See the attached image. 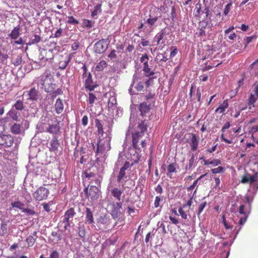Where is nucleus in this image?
<instances>
[{
	"instance_id": "obj_1",
	"label": "nucleus",
	"mask_w": 258,
	"mask_h": 258,
	"mask_svg": "<svg viewBox=\"0 0 258 258\" xmlns=\"http://www.w3.org/2000/svg\"><path fill=\"white\" fill-rule=\"evenodd\" d=\"M110 141L111 137L109 136L106 135L103 138H101V137L99 136L95 151L96 156H105V154L111 149Z\"/></svg>"
},
{
	"instance_id": "obj_2",
	"label": "nucleus",
	"mask_w": 258,
	"mask_h": 258,
	"mask_svg": "<svg viewBox=\"0 0 258 258\" xmlns=\"http://www.w3.org/2000/svg\"><path fill=\"white\" fill-rule=\"evenodd\" d=\"M122 203L120 202H114L108 200L107 208L112 217L117 219L120 215V210L122 209Z\"/></svg>"
},
{
	"instance_id": "obj_3",
	"label": "nucleus",
	"mask_w": 258,
	"mask_h": 258,
	"mask_svg": "<svg viewBox=\"0 0 258 258\" xmlns=\"http://www.w3.org/2000/svg\"><path fill=\"white\" fill-rule=\"evenodd\" d=\"M148 121L146 120H142L138 125V131L132 134L134 146L138 147L136 144V140H137L139 137H143L145 133L147 132V127L149 125Z\"/></svg>"
},
{
	"instance_id": "obj_4",
	"label": "nucleus",
	"mask_w": 258,
	"mask_h": 258,
	"mask_svg": "<svg viewBox=\"0 0 258 258\" xmlns=\"http://www.w3.org/2000/svg\"><path fill=\"white\" fill-rule=\"evenodd\" d=\"M131 167L129 161H125L123 166L120 168L118 174L117 176V181L118 183L126 182L130 177V173L128 169Z\"/></svg>"
},
{
	"instance_id": "obj_5",
	"label": "nucleus",
	"mask_w": 258,
	"mask_h": 258,
	"mask_svg": "<svg viewBox=\"0 0 258 258\" xmlns=\"http://www.w3.org/2000/svg\"><path fill=\"white\" fill-rule=\"evenodd\" d=\"M84 189L85 195L89 200L93 202L99 198V189L94 184L90 185Z\"/></svg>"
},
{
	"instance_id": "obj_6",
	"label": "nucleus",
	"mask_w": 258,
	"mask_h": 258,
	"mask_svg": "<svg viewBox=\"0 0 258 258\" xmlns=\"http://www.w3.org/2000/svg\"><path fill=\"white\" fill-rule=\"evenodd\" d=\"M49 194V191L48 188L43 186H41L38 188L33 194V197L38 201L46 199Z\"/></svg>"
},
{
	"instance_id": "obj_7",
	"label": "nucleus",
	"mask_w": 258,
	"mask_h": 258,
	"mask_svg": "<svg viewBox=\"0 0 258 258\" xmlns=\"http://www.w3.org/2000/svg\"><path fill=\"white\" fill-rule=\"evenodd\" d=\"M14 137L11 135L0 134V146L3 148L11 147L14 144Z\"/></svg>"
},
{
	"instance_id": "obj_8",
	"label": "nucleus",
	"mask_w": 258,
	"mask_h": 258,
	"mask_svg": "<svg viewBox=\"0 0 258 258\" xmlns=\"http://www.w3.org/2000/svg\"><path fill=\"white\" fill-rule=\"evenodd\" d=\"M52 81H54L53 78L51 75L50 72L46 71L40 76L38 83L42 86V88H44Z\"/></svg>"
},
{
	"instance_id": "obj_9",
	"label": "nucleus",
	"mask_w": 258,
	"mask_h": 258,
	"mask_svg": "<svg viewBox=\"0 0 258 258\" xmlns=\"http://www.w3.org/2000/svg\"><path fill=\"white\" fill-rule=\"evenodd\" d=\"M109 41L108 39H102L97 41L94 45V50L97 53L104 52L108 48Z\"/></svg>"
},
{
	"instance_id": "obj_10",
	"label": "nucleus",
	"mask_w": 258,
	"mask_h": 258,
	"mask_svg": "<svg viewBox=\"0 0 258 258\" xmlns=\"http://www.w3.org/2000/svg\"><path fill=\"white\" fill-rule=\"evenodd\" d=\"M27 120L22 119L19 122L12 123L10 126L11 132L14 135H20L22 133L24 128L23 127L24 122H27Z\"/></svg>"
},
{
	"instance_id": "obj_11",
	"label": "nucleus",
	"mask_w": 258,
	"mask_h": 258,
	"mask_svg": "<svg viewBox=\"0 0 258 258\" xmlns=\"http://www.w3.org/2000/svg\"><path fill=\"white\" fill-rule=\"evenodd\" d=\"M84 79H85L84 86L86 90L92 91L98 86L97 84L93 82L92 76L90 72L88 73V75Z\"/></svg>"
},
{
	"instance_id": "obj_12",
	"label": "nucleus",
	"mask_w": 258,
	"mask_h": 258,
	"mask_svg": "<svg viewBox=\"0 0 258 258\" xmlns=\"http://www.w3.org/2000/svg\"><path fill=\"white\" fill-rule=\"evenodd\" d=\"M199 32L198 34L199 36H205L206 35L205 29L208 27L210 29L214 26V24L209 21L202 20L200 21L199 24Z\"/></svg>"
},
{
	"instance_id": "obj_13",
	"label": "nucleus",
	"mask_w": 258,
	"mask_h": 258,
	"mask_svg": "<svg viewBox=\"0 0 258 258\" xmlns=\"http://www.w3.org/2000/svg\"><path fill=\"white\" fill-rule=\"evenodd\" d=\"M76 213L74 208H71L68 209L64 213L63 216L64 218L62 220L63 223H66L67 224L64 226L65 228H67V226L70 225V222L73 221V218Z\"/></svg>"
},
{
	"instance_id": "obj_14",
	"label": "nucleus",
	"mask_w": 258,
	"mask_h": 258,
	"mask_svg": "<svg viewBox=\"0 0 258 258\" xmlns=\"http://www.w3.org/2000/svg\"><path fill=\"white\" fill-rule=\"evenodd\" d=\"M28 95L29 96L28 99L31 101H36L39 97V93L38 89L32 88L29 91L24 92L23 95Z\"/></svg>"
},
{
	"instance_id": "obj_15",
	"label": "nucleus",
	"mask_w": 258,
	"mask_h": 258,
	"mask_svg": "<svg viewBox=\"0 0 258 258\" xmlns=\"http://www.w3.org/2000/svg\"><path fill=\"white\" fill-rule=\"evenodd\" d=\"M257 179V174L256 173L253 175H251L248 173L244 174L241 179V182L242 183H252L255 181Z\"/></svg>"
},
{
	"instance_id": "obj_16",
	"label": "nucleus",
	"mask_w": 258,
	"mask_h": 258,
	"mask_svg": "<svg viewBox=\"0 0 258 258\" xmlns=\"http://www.w3.org/2000/svg\"><path fill=\"white\" fill-rule=\"evenodd\" d=\"M159 19V17L155 16L153 17L150 14L149 18L146 21V24L151 30L154 29L156 27V23Z\"/></svg>"
},
{
	"instance_id": "obj_17",
	"label": "nucleus",
	"mask_w": 258,
	"mask_h": 258,
	"mask_svg": "<svg viewBox=\"0 0 258 258\" xmlns=\"http://www.w3.org/2000/svg\"><path fill=\"white\" fill-rule=\"evenodd\" d=\"M64 107L63 100L60 98L57 99L54 106V110L56 113L58 114L62 113L64 110Z\"/></svg>"
},
{
	"instance_id": "obj_18",
	"label": "nucleus",
	"mask_w": 258,
	"mask_h": 258,
	"mask_svg": "<svg viewBox=\"0 0 258 258\" xmlns=\"http://www.w3.org/2000/svg\"><path fill=\"white\" fill-rule=\"evenodd\" d=\"M46 131L52 134H57L60 131L59 121L54 124H49Z\"/></svg>"
},
{
	"instance_id": "obj_19",
	"label": "nucleus",
	"mask_w": 258,
	"mask_h": 258,
	"mask_svg": "<svg viewBox=\"0 0 258 258\" xmlns=\"http://www.w3.org/2000/svg\"><path fill=\"white\" fill-rule=\"evenodd\" d=\"M84 174L86 178H88V179L91 180L89 182L90 185L94 184V183L96 185H98L99 184V181L97 179L95 174H94V173H88L87 172H85L84 173Z\"/></svg>"
},
{
	"instance_id": "obj_20",
	"label": "nucleus",
	"mask_w": 258,
	"mask_h": 258,
	"mask_svg": "<svg viewBox=\"0 0 258 258\" xmlns=\"http://www.w3.org/2000/svg\"><path fill=\"white\" fill-rule=\"evenodd\" d=\"M59 147V143L58 140L55 138H53L50 142V147H49L50 152H56L58 151Z\"/></svg>"
},
{
	"instance_id": "obj_21",
	"label": "nucleus",
	"mask_w": 258,
	"mask_h": 258,
	"mask_svg": "<svg viewBox=\"0 0 258 258\" xmlns=\"http://www.w3.org/2000/svg\"><path fill=\"white\" fill-rule=\"evenodd\" d=\"M141 158V155L136 151L134 154L132 155L131 158L129 159L130 161H128L130 162V164L131 165V167L134 165L138 163Z\"/></svg>"
},
{
	"instance_id": "obj_22",
	"label": "nucleus",
	"mask_w": 258,
	"mask_h": 258,
	"mask_svg": "<svg viewBox=\"0 0 258 258\" xmlns=\"http://www.w3.org/2000/svg\"><path fill=\"white\" fill-rule=\"evenodd\" d=\"M122 192L123 191L121 189L117 187H114L110 191L111 196L119 202H120L121 200V196L122 194Z\"/></svg>"
},
{
	"instance_id": "obj_23",
	"label": "nucleus",
	"mask_w": 258,
	"mask_h": 258,
	"mask_svg": "<svg viewBox=\"0 0 258 258\" xmlns=\"http://www.w3.org/2000/svg\"><path fill=\"white\" fill-rule=\"evenodd\" d=\"M191 138L190 141L191 149L193 151H196L198 147L199 142L197 136L194 134H191Z\"/></svg>"
},
{
	"instance_id": "obj_24",
	"label": "nucleus",
	"mask_w": 258,
	"mask_h": 258,
	"mask_svg": "<svg viewBox=\"0 0 258 258\" xmlns=\"http://www.w3.org/2000/svg\"><path fill=\"white\" fill-rule=\"evenodd\" d=\"M86 223L91 224L94 223V218L92 211L89 208L86 209Z\"/></svg>"
},
{
	"instance_id": "obj_25",
	"label": "nucleus",
	"mask_w": 258,
	"mask_h": 258,
	"mask_svg": "<svg viewBox=\"0 0 258 258\" xmlns=\"http://www.w3.org/2000/svg\"><path fill=\"white\" fill-rule=\"evenodd\" d=\"M74 53H71L69 54L67 59L63 61H60L59 63V68L61 70L65 69L68 66L70 61H71L73 57L74 56Z\"/></svg>"
},
{
	"instance_id": "obj_26",
	"label": "nucleus",
	"mask_w": 258,
	"mask_h": 258,
	"mask_svg": "<svg viewBox=\"0 0 258 258\" xmlns=\"http://www.w3.org/2000/svg\"><path fill=\"white\" fill-rule=\"evenodd\" d=\"M142 137H139L137 140H136L137 141V146L138 147H136L134 146V140L133 137H132V142H133V147L137 149V150H141V149L144 148L146 146V142L145 140H141Z\"/></svg>"
},
{
	"instance_id": "obj_27",
	"label": "nucleus",
	"mask_w": 258,
	"mask_h": 258,
	"mask_svg": "<svg viewBox=\"0 0 258 258\" xmlns=\"http://www.w3.org/2000/svg\"><path fill=\"white\" fill-rule=\"evenodd\" d=\"M150 110V105L147 103L144 102L140 104L139 110L141 112V115L144 116L146 113Z\"/></svg>"
},
{
	"instance_id": "obj_28",
	"label": "nucleus",
	"mask_w": 258,
	"mask_h": 258,
	"mask_svg": "<svg viewBox=\"0 0 258 258\" xmlns=\"http://www.w3.org/2000/svg\"><path fill=\"white\" fill-rule=\"evenodd\" d=\"M215 50H214L213 48L208 47V49L206 50L205 52L204 53V58H203V59H212L213 58L215 57Z\"/></svg>"
},
{
	"instance_id": "obj_29",
	"label": "nucleus",
	"mask_w": 258,
	"mask_h": 258,
	"mask_svg": "<svg viewBox=\"0 0 258 258\" xmlns=\"http://www.w3.org/2000/svg\"><path fill=\"white\" fill-rule=\"evenodd\" d=\"M20 35V28L19 26L15 27L9 34V36L13 39L16 40Z\"/></svg>"
},
{
	"instance_id": "obj_30",
	"label": "nucleus",
	"mask_w": 258,
	"mask_h": 258,
	"mask_svg": "<svg viewBox=\"0 0 258 258\" xmlns=\"http://www.w3.org/2000/svg\"><path fill=\"white\" fill-rule=\"evenodd\" d=\"M95 127L97 128V132L99 136L102 137L104 134V130L103 127V124L101 121L96 118L95 119Z\"/></svg>"
},
{
	"instance_id": "obj_31",
	"label": "nucleus",
	"mask_w": 258,
	"mask_h": 258,
	"mask_svg": "<svg viewBox=\"0 0 258 258\" xmlns=\"http://www.w3.org/2000/svg\"><path fill=\"white\" fill-rule=\"evenodd\" d=\"M107 62L105 60H102L96 63L95 70L97 72L103 71L107 67Z\"/></svg>"
},
{
	"instance_id": "obj_32",
	"label": "nucleus",
	"mask_w": 258,
	"mask_h": 258,
	"mask_svg": "<svg viewBox=\"0 0 258 258\" xmlns=\"http://www.w3.org/2000/svg\"><path fill=\"white\" fill-rule=\"evenodd\" d=\"M52 53V51L51 50H47V49H42L40 51V59H45V60L47 61L49 59H51V57L49 56H47V54H51Z\"/></svg>"
},
{
	"instance_id": "obj_33",
	"label": "nucleus",
	"mask_w": 258,
	"mask_h": 258,
	"mask_svg": "<svg viewBox=\"0 0 258 258\" xmlns=\"http://www.w3.org/2000/svg\"><path fill=\"white\" fill-rule=\"evenodd\" d=\"M143 71L147 77H150L154 75V72L151 71V69L149 67L148 62H147L144 64Z\"/></svg>"
},
{
	"instance_id": "obj_34",
	"label": "nucleus",
	"mask_w": 258,
	"mask_h": 258,
	"mask_svg": "<svg viewBox=\"0 0 258 258\" xmlns=\"http://www.w3.org/2000/svg\"><path fill=\"white\" fill-rule=\"evenodd\" d=\"M56 88V84L54 83V81H52L50 83L48 84L43 89L46 92H54Z\"/></svg>"
},
{
	"instance_id": "obj_35",
	"label": "nucleus",
	"mask_w": 258,
	"mask_h": 258,
	"mask_svg": "<svg viewBox=\"0 0 258 258\" xmlns=\"http://www.w3.org/2000/svg\"><path fill=\"white\" fill-rule=\"evenodd\" d=\"M203 13L205 14L206 19L207 20L210 21L212 22L211 16H212V12L211 11L210 8L209 6H206L203 11Z\"/></svg>"
},
{
	"instance_id": "obj_36",
	"label": "nucleus",
	"mask_w": 258,
	"mask_h": 258,
	"mask_svg": "<svg viewBox=\"0 0 258 258\" xmlns=\"http://www.w3.org/2000/svg\"><path fill=\"white\" fill-rule=\"evenodd\" d=\"M117 101L114 96H111L109 97L108 101V107L109 108L113 109L115 104H116Z\"/></svg>"
},
{
	"instance_id": "obj_37",
	"label": "nucleus",
	"mask_w": 258,
	"mask_h": 258,
	"mask_svg": "<svg viewBox=\"0 0 258 258\" xmlns=\"http://www.w3.org/2000/svg\"><path fill=\"white\" fill-rule=\"evenodd\" d=\"M176 163H171L168 165L167 166V171L168 173L167 175L168 177H171V175H170L171 173H173L176 171Z\"/></svg>"
},
{
	"instance_id": "obj_38",
	"label": "nucleus",
	"mask_w": 258,
	"mask_h": 258,
	"mask_svg": "<svg viewBox=\"0 0 258 258\" xmlns=\"http://www.w3.org/2000/svg\"><path fill=\"white\" fill-rule=\"evenodd\" d=\"M256 101V98H255L254 95L251 94L248 98V108L249 109H252L254 107V103Z\"/></svg>"
},
{
	"instance_id": "obj_39",
	"label": "nucleus",
	"mask_w": 258,
	"mask_h": 258,
	"mask_svg": "<svg viewBox=\"0 0 258 258\" xmlns=\"http://www.w3.org/2000/svg\"><path fill=\"white\" fill-rule=\"evenodd\" d=\"M166 34V32L165 28L162 29L160 33L157 34V35L156 36V38H157V44H159L160 43L161 40L163 39V38H164V36Z\"/></svg>"
},
{
	"instance_id": "obj_40",
	"label": "nucleus",
	"mask_w": 258,
	"mask_h": 258,
	"mask_svg": "<svg viewBox=\"0 0 258 258\" xmlns=\"http://www.w3.org/2000/svg\"><path fill=\"white\" fill-rule=\"evenodd\" d=\"M213 21L214 22L212 24H214V25H219V24L222 21V19L221 18V13H218L215 15V16L213 19H212V21Z\"/></svg>"
},
{
	"instance_id": "obj_41",
	"label": "nucleus",
	"mask_w": 258,
	"mask_h": 258,
	"mask_svg": "<svg viewBox=\"0 0 258 258\" xmlns=\"http://www.w3.org/2000/svg\"><path fill=\"white\" fill-rule=\"evenodd\" d=\"M239 212L240 214H242L244 216H248L250 213V209H246L245 205H241L239 208Z\"/></svg>"
},
{
	"instance_id": "obj_42",
	"label": "nucleus",
	"mask_w": 258,
	"mask_h": 258,
	"mask_svg": "<svg viewBox=\"0 0 258 258\" xmlns=\"http://www.w3.org/2000/svg\"><path fill=\"white\" fill-rule=\"evenodd\" d=\"M8 115L10 117H11L13 120L14 121H18V115L17 114V112L15 111L14 109H11L8 113Z\"/></svg>"
},
{
	"instance_id": "obj_43",
	"label": "nucleus",
	"mask_w": 258,
	"mask_h": 258,
	"mask_svg": "<svg viewBox=\"0 0 258 258\" xmlns=\"http://www.w3.org/2000/svg\"><path fill=\"white\" fill-rule=\"evenodd\" d=\"M8 233L7 225L6 223L2 222L0 226V235L4 236Z\"/></svg>"
},
{
	"instance_id": "obj_44",
	"label": "nucleus",
	"mask_w": 258,
	"mask_h": 258,
	"mask_svg": "<svg viewBox=\"0 0 258 258\" xmlns=\"http://www.w3.org/2000/svg\"><path fill=\"white\" fill-rule=\"evenodd\" d=\"M205 175V174L202 175L197 179H196L193 182V183L190 186H189V187H188L187 188V191H192L195 188L196 186H197V185L198 184V181L199 180H200L201 179H202V178H203Z\"/></svg>"
},
{
	"instance_id": "obj_45",
	"label": "nucleus",
	"mask_w": 258,
	"mask_h": 258,
	"mask_svg": "<svg viewBox=\"0 0 258 258\" xmlns=\"http://www.w3.org/2000/svg\"><path fill=\"white\" fill-rule=\"evenodd\" d=\"M13 107L18 110H22L24 108L23 102L21 100H18L14 104Z\"/></svg>"
},
{
	"instance_id": "obj_46",
	"label": "nucleus",
	"mask_w": 258,
	"mask_h": 258,
	"mask_svg": "<svg viewBox=\"0 0 258 258\" xmlns=\"http://www.w3.org/2000/svg\"><path fill=\"white\" fill-rule=\"evenodd\" d=\"M232 5V1L230 0L229 3L227 4L224 9L223 15L227 16L230 11L231 6Z\"/></svg>"
},
{
	"instance_id": "obj_47",
	"label": "nucleus",
	"mask_w": 258,
	"mask_h": 258,
	"mask_svg": "<svg viewBox=\"0 0 258 258\" xmlns=\"http://www.w3.org/2000/svg\"><path fill=\"white\" fill-rule=\"evenodd\" d=\"M26 241L29 247L32 246L36 241L35 238H34L33 236H29L26 239Z\"/></svg>"
},
{
	"instance_id": "obj_48",
	"label": "nucleus",
	"mask_w": 258,
	"mask_h": 258,
	"mask_svg": "<svg viewBox=\"0 0 258 258\" xmlns=\"http://www.w3.org/2000/svg\"><path fill=\"white\" fill-rule=\"evenodd\" d=\"M51 93V98L52 99H54L57 95H61L63 92L60 88H58L56 90H54V92H50Z\"/></svg>"
},
{
	"instance_id": "obj_49",
	"label": "nucleus",
	"mask_w": 258,
	"mask_h": 258,
	"mask_svg": "<svg viewBox=\"0 0 258 258\" xmlns=\"http://www.w3.org/2000/svg\"><path fill=\"white\" fill-rule=\"evenodd\" d=\"M13 208H18L22 211V210L24 209V204L21 202L18 201L12 203L11 204Z\"/></svg>"
},
{
	"instance_id": "obj_50",
	"label": "nucleus",
	"mask_w": 258,
	"mask_h": 258,
	"mask_svg": "<svg viewBox=\"0 0 258 258\" xmlns=\"http://www.w3.org/2000/svg\"><path fill=\"white\" fill-rule=\"evenodd\" d=\"M45 258H60V254L56 250H52L51 251L49 257Z\"/></svg>"
},
{
	"instance_id": "obj_51",
	"label": "nucleus",
	"mask_w": 258,
	"mask_h": 258,
	"mask_svg": "<svg viewBox=\"0 0 258 258\" xmlns=\"http://www.w3.org/2000/svg\"><path fill=\"white\" fill-rule=\"evenodd\" d=\"M207 205L206 202H202L200 203L198 207V215H200L201 213L203 212L204 209L205 208Z\"/></svg>"
},
{
	"instance_id": "obj_52",
	"label": "nucleus",
	"mask_w": 258,
	"mask_h": 258,
	"mask_svg": "<svg viewBox=\"0 0 258 258\" xmlns=\"http://www.w3.org/2000/svg\"><path fill=\"white\" fill-rule=\"evenodd\" d=\"M96 99V97L92 93H89L88 102L91 105H93L95 100Z\"/></svg>"
},
{
	"instance_id": "obj_53",
	"label": "nucleus",
	"mask_w": 258,
	"mask_h": 258,
	"mask_svg": "<svg viewBox=\"0 0 258 258\" xmlns=\"http://www.w3.org/2000/svg\"><path fill=\"white\" fill-rule=\"evenodd\" d=\"M178 211L179 215L181 216L183 219L186 220L187 219V215L186 214V212L184 211L182 208H179Z\"/></svg>"
},
{
	"instance_id": "obj_54",
	"label": "nucleus",
	"mask_w": 258,
	"mask_h": 258,
	"mask_svg": "<svg viewBox=\"0 0 258 258\" xmlns=\"http://www.w3.org/2000/svg\"><path fill=\"white\" fill-rule=\"evenodd\" d=\"M225 171V169L223 167L221 166H219L217 168H214L211 170V171L214 174L219 173H223Z\"/></svg>"
},
{
	"instance_id": "obj_55",
	"label": "nucleus",
	"mask_w": 258,
	"mask_h": 258,
	"mask_svg": "<svg viewBox=\"0 0 258 258\" xmlns=\"http://www.w3.org/2000/svg\"><path fill=\"white\" fill-rule=\"evenodd\" d=\"M22 62V57L20 55H18L13 61V63L15 66H18Z\"/></svg>"
},
{
	"instance_id": "obj_56",
	"label": "nucleus",
	"mask_w": 258,
	"mask_h": 258,
	"mask_svg": "<svg viewBox=\"0 0 258 258\" xmlns=\"http://www.w3.org/2000/svg\"><path fill=\"white\" fill-rule=\"evenodd\" d=\"M251 67L254 70L255 76H258V59L251 64Z\"/></svg>"
},
{
	"instance_id": "obj_57",
	"label": "nucleus",
	"mask_w": 258,
	"mask_h": 258,
	"mask_svg": "<svg viewBox=\"0 0 258 258\" xmlns=\"http://www.w3.org/2000/svg\"><path fill=\"white\" fill-rule=\"evenodd\" d=\"M194 162H195V156L192 154L191 155V158L189 160L188 166V167L186 166V169L187 170V168H188V169H190L193 166Z\"/></svg>"
},
{
	"instance_id": "obj_58",
	"label": "nucleus",
	"mask_w": 258,
	"mask_h": 258,
	"mask_svg": "<svg viewBox=\"0 0 258 258\" xmlns=\"http://www.w3.org/2000/svg\"><path fill=\"white\" fill-rule=\"evenodd\" d=\"M68 23L72 24H78L79 21L76 20L74 17L70 16L68 17Z\"/></svg>"
},
{
	"instance_id": "obj_59",
	"label": "nucleus",
	"mask_w": 258,
	"mask_h": 258,
	"mask_svg": "<svg viewBox=\"0 0 258 258\" xmlns=\"http://www.w3.org/2000/svg\"><path fill=\"white\" fill-rule=\"evenodd\" d=\"M22 212L26 213L30 215H34L36 214L33 210L24 208L23 210H22Z\"/></svg>"
},
{
	"instance_id": "obj_60",
	"label": "nucleus",
	"mask_w": 258,
	"mask_h": 258,
	"mask_svg": "<svg viewBox=\"0 0 258 258\" xmlns=\"http://www.w3.org/2000/svg\"><path fill=\"white\" fill-rule=\"evenodd\" d=\"M171 49L172 50L171 53H170V57L171 58H172L173 57H174L177 53V48L175 47V46H172L171 47Z\"/></svg>"
},
{
	"instance_id": "obj_61",
	"label": "nucleus",
	"mask_w": 258,
	"mask_h": 258,
	"mask_svg": "<svg viewBox=\"0 0 258 258\" xmlns=\"http://www.w3.org/2000/svg\"><path fill=\"white\" fill-rule=\"evenodd\" d=\"M34 38L31 39V43L35 44V43H37L40 41L41 37H40V36L35 34V35H34Z\"/></svg>"
},
{
	"instance_id": "obj_62",
	"label": "nucleus",
	"mask_w": 258,
	"mask_h": 258,
	"mask_svg": "<svg viewBox=\"0 0 258 258\" xmlns=\"http://www.w3.org/2000/svg\"><path fill=\"white\" fill-rule=\"evenodd\" d=\"M83 25L84 27L87 28H91L92 26L91 21L87 19L83 20Z\"/></svg>"
},
{
	"instance_id": "obj_63",
	"label": "nucleus",
	"mask_w": 258,
	"mask_h": 258,
	"mask_svg": "<svg viewBox=\"0 0 258 258\" xmlns=\"http://www.w3.org/2000/svg\"><path fill=\"white\" fill-rule=\"evenodd\" d=\"M149 57L147 54L142 55L140 58V61L144 64L146 62H148Z\"/></svg>"
},
{
	"instance_id": "obj_64",
	"label": "nucleus",
	"mask_w": 258,
	"mask_h": 258,
	"mask_svg": "<svg viewBox=\"0 0 258 258\" xmlns=\"http://www.w3.org/2000/svg\"><path fill=\"white\" fill-rule=\"evenodd\" d=\"M135 88L138 91H141L144 89V83L143 82H139Z\"/></svg>"
}]
</instances>
